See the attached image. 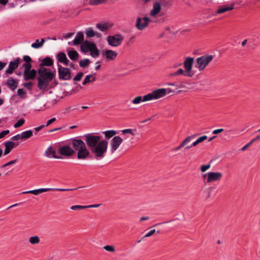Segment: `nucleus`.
<instances>
[{
	"label": "nucleus",
	"mask_w": 260,
	"mask_h": 260,
	"mask_svg": "<svg viewBox=\"0 0 260 260\" xmlns=\"http://www.w3.org/2000/svg\"><path fill=\"white\" fill-rule=\"evenodd\" d=\"M86 147L97 160L103 159L107 151L108 142L106 140H101V137L92 133L84 135Z\"/></svg>",
	"instance_id": "nucleus-1"
},
{
	"label": "nucleus",
	"mask_w": 260,
	"mask_h": 260,
	"mask_svg": "<svg viewBox=\"0 0 260 260\" xmlns=\"http://www.w3.org/2000/svg\"><path fill=\"white\" fill-rule=\"evenodd\" d=\"M69 144L72 146L75 151H77V157L78 159H86L90 155V151L87 148L85 142L77 138L70 139Z\"/></svg>",
	"instance_id": "nucleus-2"
},
{
	"label": "nucleus",
	"mask_w": 260,
	"mask_h": 260,
	"mask_svg": "<svg viewBox=\"0 0 260 260\" xmlns=\"http://www.w3.org/2000/svg\"><path fill=\"white\" fill-rule=\"evenodd\" d=\"M37 81H52L55 77L56 71L44 67L38 69Z\"/></svg>",
	"instance_id": "nucleus-3"
},
{
	"label": "nucleus",
	"mask_w": 260,
	"mask_h": 260,
	"mask_svg": "<svg viewBox=\"0 0 260 260\" xmlns=\"http://www.w3.org/2000/svg\"><path fill=\"white\" fill-rule=\"evenodd\" d=\"M194 63V58L191 57H187L185 58L183 62L184 69L186 70L188 75H191V78L193 80L201 79L203 75L201 73H197V72L192 70V66Z\"/></svg>",
	"instance_id": "nucleus-4"
},
{
	"label": "nucleus",
	"mask_w": 260,
	"mask_h": 260,
	"mask_svg": "<svg viewBox=\"0 0 260 260\" xmlns=\"http://www.w3.org/2000/svg\"><path fill=\"white\" fill-rule=\"evenodd\" d=\"M170 93H172L171 88L156 89L153 90L151 93L145 95L144 96V100L151 101L153 100H158Z\"/></svg>",
	"instance_id": "nucleus-5"
},
{
	"label": "nucleus",
	"mask_w": 260,
	"mask_h": 260,
	"mask_svg": "<svg viewBox=\"0 0 260 260\" xmlns=\"http://www.w3.org/2000/svg\"><path fill=\"white\" fill-rule=\"evenodd\" d=\"M50 93L54 94L57 99L52 101L53 105L56 104L60 99L67 96L64 92L63 83H53L52 90H50Z\"/></svg>",
	"instance_id": "nucleus-6"
},
{
	"label": "nucleus",
	"mask_w": 260,
	"mask_h": 260,
	"mask_svg": "<svg viewBox=\"0 0 260 260\" xmlns=\"http://www.w3.org/2000/svg\"><path fill=\"white\" fill-rule=\"evenodd\" d=\"M62 83L66 96H70L72 94H75L85 89L80 84H78V82Z\"/></svg>",
	"instance_id": "nucleus-7"
},
{
	"label": "nucleus",
	"mask_w": 260,
	"mask_h": 260,
	"mask_svg": "<svg viewBox=\"0 0 260 260\" xmlns=\"http://www.w3.org/2000/svg\"><path fill=\"white\" fill-rule=\"evenodd\" d=\"M23 68V74L20 72L17 74L18 76L23 75V79L26 81L30 80L34 81L36 79L38 80V69L36 70L34 69H32V67Z\"/></svg>",
	"instance_id": "nucleus-8"
},
{
	"label": "nucleus",
	"mask_w": 260,
	"mask_h": 260,
	"mask_svg": "<svg viewBox=\"0 0 260 260\" xmlns=\"http://www.w3.org/2000/svg\"><path fill=\"white\" fill-rule=\"evenodd\" d=\"M190 82H174L169 83L168 85L171 86L172 93H179L181 92H186L189 87L186 85H189Z\"/></svg>",
	"instance_id": "nucleus-9"
},
{
	"label": "nucleus",
	"mask_w": 260,
	"mask_h": 260,
	"mask_svg": "<svg viewBox=\"0 0 260 260\" xmlns=\"http://www.w3.org/2000/svg\"><path fill=\"white\" fill-rule=\"evenodd\" d=\"M21 61V60L19 57H17L13 61H10L9 63L8 68L3 75V77L8 78L10 75L12 74L14 71L18 68Z\"/></svg>",
	"instance_id": "nucleus-10"
},
{
	"label": "nucleus",
	"mask_w": 260,
	"mask_h": 260,
	"mask_svg": "<svg viewBox=\"0 0 260 260\" xmlns=\"http://www.w3.org/2000/svg\"><path fill=\"white\" fill-rule=\"evenodd\" d=\"M213 56L204 55L197 58V63L198 65V69L200 71L204 70L208 63L212 61Z\"/></svg>",
	"instance_id": "nucleus-11"
},
{
	"label": "nucleus",
	"mask_w": 260,
	"mask_h": 260,
	"mask_svg": "<svg viewBox=\"0 0 260 260\" xmlns=\"http://www.w3.org/2000/svg\"><path fill=\"white\" fill-rule=\"evenodd\" d=\"M70 145H66L60 147L57 150V153L60 156L69 157L75 154V151Z\"/></svg>",
	"instance_id": "nucleus-12"
},
{
	"label": "nucleus",
	"mask_w": 260,
	"mask_h": 260,
	"mask_svg": "<svg viewBox=\"0 0 260 260\" xmlns=\"http://www.w3.org/2000/svg\"><path fill=\"white\" fill-rule=\"evenodd\" d=\"M123 39V37L118 34L112 36H109L107 38L109 44L114 47L119 46L122 43Z\"/></svg>",
	"instance_id": "nucleus-13"
},
{
	"label": "nucleus",
	"mask_w": 260,
	"mask_h": 260,
	"mask_svg": "<svg viewBox=\"0 0 260 260\" xmlns=\"http://www.w3.org/2000/svg\"><path fill=\"white\" fill-rule=\"evenodd\" d=\"M59 79L63 80L71 79V74L69 69L61 66L58 68Z\"/></svg>",
	"instance_id": "nucleus-14"
},
{
	"label": "nucleus",
	"mask_w": 260,
	"mask_h": 260,
	"mask_svg": "<svg viewBox=\"0 0 260 260\" xmlns=\"http://www.w3.org/2000/svg\"><path fill=\"white\" fill-rule=\"evenodd\" d=\"M123 142L122 139L120 136H115L110 142L111 151L112 153L115 152Z\"/></svg>",
	"instance_id": "nucleus-15"
},
{
	"label": "nucleus",
	"mask_w": 260,
	"mask_h": 260,
	"mask_svg": "<svg viewBox=\"0 0 260 260\" xmlns=\"http://www.w3.org/2000/svg\"><path fill=\"white\" fill-rule=\"evenodd\" d=\"M150 21L147 17H144L143 18L139 17L137 19L136 27L139 30H143L148 26Z\"/></svg>",
	"instance_id": "nucleus-16"
},
{
	"label": "nucleus",
	"mask_w": 260,
	"mask_h": 260,
	"mask_svg": "<svg viewBox=\"0 0 260 260\" xmlns=\"http://www.w3.org/2000/svg\"><path fill=\"white\" fill-rule=\"evenodd\" d=\"M53 83H58V82H38L37 86L42 92L49 91L50 93Z\"/></svg>",
	"instance_id": "nucleus-17"
},
{
	"label": "nucleus",
	"mask_w": 260,
	"mask_h": 260,
	"mask_svg": "<svg viewBox=\"0 0 260 260\" xmlns=\"http://www.w3.org/2000/svg\"><path fill=\"white\" fill-rule=\"evenodd\" d=\"M222 174L220 172H209L208 179L206 181L207 183H211L214 181H218L221 180L222 177Z\"/></svg>",
	"instance_id": "nucleus-18"
},
{
	"label": "nucleus",
	"mask_w": 260,
	"mask_h": 260,
	"mask_svg": "<svg viewBox=\"0 0 260 260\" xmlns=\"http://www.w3.org/2000/svg\"><path fill=\"white\" fill-rule=\"evenodd\" d=\"M56 149L55 147L50 146L45 151L44 155L48 158H54L56 159H61L62 157L56 154Z\"/></svg>",
	"instance_id": "nucleus-19"
},
{
	"label": "nucleus",
	"mask_w": 260,
	"mask_h": 260,
	"mask_svg": "<svg viewBox=\"0 0 260 260\" xmlns=\"http://www.w3.org/2000/svg\"><path fill=\"white\" fill-rule=\"evenodd\" d=\"M96 46L95 44L88 41H85L81 45V50L84 52H88L94 49Z\"/></svg>",
	"instance_id": "nucleus-20"
},
{
	"label": "nucleus",
	"mask_w": 260,
	"mask_h": 260,
	"mask_svg": "<svg viewBox=\"0 0 260 260\" xmlns=\"http://www.w3.org/2000/svg\"><path fill=\"white\" fill-rule=\"evenodd\" d=\"M181 75H183L185 77H191V75H188V73H187L186 70L185 69L183 70L182 69H179L177 71L169 74L168 77L171 78L173 77H178Z\"/></svg>",
	"instance_id": "nucleus-21"
},
{
	"label": "nucleus",
	"mask_w": 260,
	"mask_h": 260,
	"mask_svg": "<svg viewBox=\"0 0 260 260\" xmlns=\"http://www.w3.org/2000/svg\"><path fill=\"white\" fill-rule=\"evenodd\" d=\"M196 136V135H192V136H188L180 144L173 148V151H178L179 150H180V149H181L182 148L184 147H186V145L189 143L190 142V141L191 140V139L194 138V137Z\"/></svg>",
	"instance_id": "nucleus-22"
},
{
	"label": "nucleus",
	"mask_w": 260,
	"mask_h": 260,
	"mask_svg": "<svg viewBox=\"0 0 260 260\" xmlns=\"http://www.w3.org/2000/svg\"><path fill=\"white\" fill-rule=\"evenodd\" d=\"M103 54L106 56V59L113 60L117 56V53L116 51L107 50L103 51Z\"/></svg>",
	"instance_id": "nucleus-23"
},
{
	"label": "nucleus",
	"mask_w": 260,
	"mask_h": 260,
	"mask_svg": "<svg viewBox=\"0 0 260 260\" xmlns=\"http://www.w3.org/2000/svg\"><path fill=\"white\" fill-rule=\"evenodd\" d=\"M233 9H234V4L228 7L225 6H222L218 8V9L215 12V15H216L217 14L223 13L226 11L232 10Z\"/></svg>",
	"instance_id": "nucleus-24"
},
{
	"label": "nucleus",
	"mask_w": 260,
	"mask_h": 260,
	"mask_svg": "<svg viewBox=\"0 0 260 260\" xmlns=\"http://www.w3.org/2000/svg\"><path fill=\"white\" fill-rule=\"evenodd\" d=\"M5 149L4 151V155L8 154L13 149L15 146V143L13 141H8L5 143Z\"/></svg>",
	"instance_id": "nucleus-25"
},
{
	"label": "nucleus",
	"mask_w": 260,
	"mask_h": 260,
	"mask_svg": "<svg viewBox=\"0 0 260 260\" xmlns=\"http://www.w3.org/2000/svg\"><path fill=\"white\" fill-rule=\"evenodd\" d=\"M84 40V35L83 33L79 31L77 32L76 37L75 38L73 43L74 45H77L80 44Z\"/></svg>",
	"instance_id": "nucleus-26"
},
{
	"label": "nucleus",
	"mask_w": 260,
	"mask_h": 260,
	"mask_svg": "<svg viewBox=\"0 0 260 260\" xmlns=\"http://www.w3.org/2000/svg\"><path fill=\"white\" fill-rule=\"evenodd\" d=\"M53 64V60L49 57H46L42 60L41 63L39 64V67H45V66L50 67L52 66Z\"/></svg>",
	"instance_id": "nucleus-27"
},
{
	"label": "nucleus",
	"mask_w": 260,
	"mask_h": 260,
	"mask_svg": "<svg viewBox=\"0 0 260 260\" xmlns=\"http://www.w3.org/2000/svg\"><path fill=\"white\" fill-rule=\"evenodd\" d=\"M161 10V6L159 3H155L153 5V9L150 12V15L152 16L156 15Z\"/></svg>",
	"instance_id": "nucleus-28"
},
{
	"label": "nucleus",
	"mask_w": 260,
	"mask_h": 260,
	"mask_svg": "<svg viewBox=\"0 0 260 260\" xmlns=\"http://www.w3.org/2000/svg\"><path fill=\"white\" fill-rule=\"evenodd\" d=\"M68 55L69 58L72 60H76L79 58L78 53L74 50H70L68 52Z\"/></svg>",
	"instance_id": "nucleus-29"
},
{
	"label": "nucleus",
	"mask_w": 260,
	"mask_h": 260,
	"mask_svg": "<svg viewBox=\"0 0 260 260\" xmlns=\"http://www.w3.org/2000/svg\"><path fill=\"white\" fill-rule=\"evenodd\" d=\"M23 60L25 62L23 64L22 68L32 67V66L30 63V62L32 61V59L30 56H27V55H24L23 57Z\"/></svg>",
	"instance_id": "nucleus-30"
},
{
	"label": "nucleus",
	"mask_w": 260,
	"mask_h": 260,
	"mask_svg": "<svg viewBox=\"0 0 260 260\" xmlns=\"http://www.w3.org/2000/svg\"><path fill=\"white\" fill-rule=\"evenodd\" d=\"M45 42V39H42L40 42L39 40H37L36 42L31 44V47L34 48H39L41 47Z\"/></svg>",
	"instance_id": "nucleus-31"
},
{
	"label": "nucleus",
	"mask_w": 260,
	"mask_h": 260,
	"mask_svg": "<svg viewBox=\"0 0 260 260\" xmlns=\"http://www.w3.org/2000/svg\"><path fill=\"white\" fill-rule=\"evenodd\" d=\"M106 139H110L114 136L117 132L114 130H108L103 132Z\"/></svg>",
	"instance_id": "nucleus-32"
},
{
	"label": "nucleus",
	"mask_w": 260,
	"mask_h": 260,
	"mask_svg": "<svg viewBox=\"0 0 260 260\" xmlns=\"http://www.w3.org/2000/svg\"><path fill=\"white\" fill-rule=\"evenodd\" d=\"M22 136V139H27L30 138L33 134L31 130H28L26 131L23 132L21 133Z\"/></svg>",
	"instance_id": "nucleus-33"
},
{
	"label": "nucleus",
	"mask_w": 260,
	"mask_h": 260,
	"mask_svg": "<svg viewBox=\"0 0 260 260\" xmlns=\"http://www.w3.org/2000/svg\"><path fill=\"white\" fill-rule=\"evenodd\" d=\"M260 139V136L258 135L255 138L252 139L249 143H248L246 145H245L244 147H243L241 148L242 151H244L246 150V149L248 147L251 146L255 141Z\"/></svg>",
	"instance_id": "nucleus-34"
},
{
	"label": "nucleus",
	"mask_w": 260,
	"mask_h": 260,
	"mask_svg": "<svg viewBox=\"0 0 260 260\" xmlns=\"http://www.w3.org/2000/svg\"><path fill=\"white\" fill-rule=\"evenodd\" d=\"M51 191V189H49V188H39V189H34V190H33V194L38 195L40 193H43L44 192H46V191Z\"/></svg>",
	"instance_id": "nucleus-35"
},
{
	"label": "nucleus",
	"mask_w": 260,
	"mask_h": 260,
	"mask_svg": "<svg viewBox=\"0 0 260 260\" xmlns=\"http://www.w3.org/2000/svg\"><path fill=\"white\" fill-rule=\"evenodd\" d=\"M29 241L31 244L35 245L38 244L40 242V238L38 236H35L30 237Z\"/></svg>",
	"instance_id": "nucleus-36"
},
{
	"label": "nucleus",
	"mask_w": 260,
	"mask_h": 260,
	"mask_svg": "<svg viewBox=\"0 0 260 260\" xmlns=\"http://www.w3.org/2000/svg\"><path fill=\"white\" fill-rule=\"evenodd\" d=\"M82 187H79L76 188H49L51 191H71L76 190L78 188H82Z\"/></svg>",
	"instance_id": "nucleus-37"
},
{
	"label": "nucleus",
	"mask_w": 260,
	"mask_h": 260,
	"mask_svg": "<svg viewBox=\"0 0 260 260\" xmlns=\"http://www.w3.org/2000/svg\"><path fill=\"white\" fill-rule=\"evenodd\" d=\"M147 101L144 100V96L142 98L141 96H138L134 98L132 102L134 104H140L141 102H146Z\"/></svg>",
	"instance_id": "nucleus-38"
},
{
	"label": "nucleus",
	"mask_w": 260,
	"mask_h": 260,
	"mask_svg": "<svg viewBox=\"0 0 260 260\" xmlns=\"http://www.w3.org/2000/svg\"><path fill=\"white\" fill-rule=\"evenodd\" d=\"M90 62V61L88 59H84L83 60H81L79 62V66L80 67L82 68H86L89 64Z\"/></svg>",
	"instance_id": "nucleus-39"
},
{
	"label": "nucleus",
	"mask_w": 260,
	"mask_h": 260,
	"mask_svg": "<svg viewBox=\"0 0 260 260\" xmlns=\"http://www.w3.org/2000/svg\"><path fill=\"white\" fill-rule=\"evenodd\" d=\"M96 27L102 31H106L108 28V26L106 23H98Z\"/></svg>",
	"instance_id": "nucleus-40"
},
{
	"label": "nucleus",
	"mask_w": 260,
	"mask_h": 260,
	"mask_svg": "<svg viewBox=\"0 0 260 260\" xmlns=\"http://www.w3.org/2000/svg\"><path fill=\"white\" fill-rule=\"evenodd\" d=\"M86 35L87 37H93L95 35L93 30L91 28H88L85 31Z\"/></svg>",
	"instance_id": "nucleus-41"
},
{
	"label": "nucleus",
	"mask_w": 260,
	"mask_h": 260,
	"mask_svg": "<svg viewBox=\"0 0 260 260\" xmlns=\"http://www.w3.org/2000/svg\"><path fill=\"white\" fill-rule=\"evenodd\" d=\"M107 0H89V4L91 5H98L105 3Z\"/></svg>",
	"instance_id": "nucleus-42"
},
{
	"label": "nucleus",
	"mask_w": 260,
	"mask_h": 260,
	"mask_svg": "<svg viewBox=\"0 0 260 260\" xmlns=\"http://www.w3.org/2000/svg\"><path fill=\"white\" fill-rule=\"evenodd\" d=\"M90 55L93 57H96L99 55V51L95 46V48L90 51Z\"/></svg>",
	"instance_id": "nucleus-43"
},
{
	"label": "nucleus",
	"mask_w": 260,
	"mask_h": 260,
	"mask_svg": "<svg viewBox=\"0 0 260 260\" xmlns=\"http://www.w3.org/2000/svg\"><path fill=\"white\" fill-rule=\"evenodd\" d=\"M95 80V75L91 74L87 75L83 81H94Z\"/></svg>",
	"instance_id": "nucleus-44"
},
{
	"label": "nucleus",
	"mask_w": 260,
	"mask_h": 260,
	"mask_svg": "<svg viewBox=\"0 0 260 260\" xmlns=\"http://www.w3.org/2000/svg\"><path fill=\"white\" fill-rule=\"evenodd\" d=\"M66 58H67V56L64 53L59 52L57 54L58 61L60 62H62L66 59Z\"/></svg>",
	"instance_id": "nucleus-45"
},
{
	"label": "nucleus",
	"mask_w": 260,
	"mask_h": 260,
	"mask_svg": "<svg viewBox=\"0 0 260 260\" xmlns=\"http://www.w3.org/2000/svg\"><path fill=\"white\" fill-rule=\"evenodd\" d=\"M17 94L22 99H25L26 97L25 91L22 88H19L18 89Z\"/></svg>",
	"instance_id": "nucleus-46"
},
{
	"label": "nucleus",
	"mask_w": 260,
	"mask_h": 260,
	"mask_svg": "<svg viewBox=\"0 0 260 260\" xmlns=\"http://www.w3.org/2000/svg\"><path fill=\"white\" fill-rule=\"evenodd\" d=\"M70 209L73 210H80L82 209H86V207H85V206H82V205H74L70 207Z\"/></svg>",
	"instance_id": "nucleus-47"
},
{
	"label": "nucleus",
	"mask_w": 260,
	"mask_h": 260,
	"mask_svg": "<svg viewBox=\"0 0 260 260\" xmlns=\"http://www.w3.org/2000/svg\"><path fill=\"white\" fill-rule=\"evenodd\" d=\"M77 109V108L75 106L68 107L64 108L63 113L65 114H69L71 111H74Z\"/></svg>",
	"instance_id": "nucleus-48"
},
{
	"label": "nucleus",
	"mask_w": 260,
	"mask_h": 260,
	"mask_svg": "<svg viewBox=\"0 0 260 260\" xmlns=\"http://www.w3.org/2000/svg\"><path fill=\"white\" fill-rule=\"evenodd\" d=\"M25 122V120L23 118H21L14 124L15 128H18L22 126Z\"/></svg>",
	"instance_id": "nucleus-49"
},
{
	"label": "nucleus",
	"mask_w": 260,
	"mask_h": 260,
	"mask_svg": "<svg viewBox=\"0 0 260 260\" xmlns=\"http://www.w3.org/2000/svg\"><path fill=\"white\" fill-rule=\"evenodd\" d=\"M34 82H24L23 85L28 90H31L32 88Z\"/></svg>",
	"instance_id": "nucleus-50"
},
{
	"label": "nucleus",
	"mask_w": 260,
	"mask_h": 260,
	"mask_svg": "<svg viewBox=\"0 0 260 260\" xmlns=\"http://www.w3.org/2000/svg\"><path fill=\"white\" fill-rule=\"evenodd\" d=\"M9 86L12 89L14 90L18 86V82H7Z\"/></svg>",
	"instance_id": "nucleus-51"
},
{
	"label": "nucleus",
	"mask_w": 260,
	"mask_h": 260,
	"mask_svg": "<svg viewBox=\"0 0 260 260\" xmlns=\"http://www.w3.org/2000/svg\"><path fill=\"white\" fill-rule=\"evenodd\" d=\"M83 76V73L82 72H79L74 78L73 80L75 81H80L81 79Z\"/></svg>",
	"instance_id": "nucleus-52"
},
{
	"label": "nucleus",
	"mask_w": 260,
	"mask_h": 260,
	"mask_svg": "<svg viewBox=\"0 0 260 260\" xmlns=\"http://www.w3.org/2000/svg\"><path fill=\"white\" fill-rule=\"evenodd\" d=\"M211 167L210 164H207V165H204L201 166L200 170L202 172H205L208 169H209Z\"/></svg>",
	"instance_id": "nucleus-53"
},
{
	"label": "nucleus",
	"mask_w": 260,
	"mask_h": 260,
	"mask_svg": "<svg viewBox=\"0 0 260 260\" xmlns=\"http://www.w3.org/2000/svg\"><path fill=\"white\" fill-rule=\"evenodd\" d=\"M104 248L109 252H114L115 251V248L112 245H106L104 247Z\"/></svg>",
	"instance_id": "nucleus-54"
},
{
	"label": "nucleus",
	"mask_w": 260,
	"mask_h": 260,
	"mask_svg": "<svg viewBox=\"0 0 260 260\" xmlns=\"http://www.w3.org/2000/svg\"><path fill=\"white\" fill-rule=\"evenodd\" d=\"M17 159L13 160H11V161H9L8 162L3 165L1 167L5 168V167L12 165L14 164L15 163H16L17 162Z\"/></svg>",
	"instance_id": "nucleus-55"
},
{
	"label": "nucleus",
	"mask_w": 260,
	"mask_h": 260,
	"mask_svg": "<svg viewBox=\"0 0 260 260\" xmlns=\"http://www.w3.org/2000/svg\"><path fill=\"white\" fill-rule=\"evenodd\" d=\"M198 144H199V142H198V140H197L191 145H186V147H185V149H186V150L189 149L190 148H192V147L196 146Z\"/></svg>",
	"instance_id": "nucleus-56"
},
{
	"label": "nucleus",
	"mask_w": 260,
	"mask_h": 260,
	"mask_svg": "<svg viewBox=\"0 0 260 260\" xmlns=\"http://www.w3.org/2000/svg\"><path fill=\"white\" fill-rule=\"evenodd\" d=\"M10 131L9 129L2 131L0 133V139L4 138L6 135L9 134Z\"/></svg>",
	"instance_id": "nucleus-57"
},
{
	"label": "nucleus",
	"mask_w": 260,
	"mask_h": 260,
	"mask_svg": "<svg viewBox=\"0 0 260 260\" xmlns=\"http://www.w3.org/2000/svg\"><path fill=\"white\" fill-rule=\"evenodd\" d=\"M122 133L123 134L128 133V134H131L133 136L135 135V134L133 133V129H131V128L123 129L122 131Z\"/></svg>",
	"instance_id": "nucleus-58"
},
{
	"label": "nucleus",
	"mask_w": 260,
	"mask_h": 260,
	"mask_svg": "<svg viewBox=\"0 0 260 260\" xmlns=\"http://www.w3.org/2000/svg\"><path fill=\"white\" fill-rule=\"evenodd\" d=\"M20 139H22V136H21V134H17V135L12 137L11 139L13 141H17Z\"/></svg>",
	"instance_id": "nucleus-59"
},
{
	"label": "nucleus",
	"mask_w": 260,
	"mask_h": 260,
	"mask_svg": "<svg viewBox=\"0 0 260 260\" xmlns=\"http://www.w3.org/2000/svg\"><path fill=\"white\" fill-rule=\"evenodd\" d=\"M155 232V230H151L148 233H147L144 237V238L149 237L154 234Z\"/></svg>",
	"instance_id": "nucleus-60"
},
{
	"label": "nucleus",
	"mask_w": 260,
	"mask_h": 260,
	"mask_svg": "<svg viewBox=\"0 0 260 260\" xmlns=\"http://www.w3.org/2000/svg\"><path fill=\"white\" fill-rule=\"evenodd\" d=\"M207 139V136L204 135L202 137H200L199 138L198 140V142H199V143H202L204 141L206 140Z\"/></svg>",
	"instance_id": "nucleus-61"
},
{
	"label": "nucleus",
	"mask_w": 260,
	"mask_h": 260,
	"mask_svg": "<svg viewBox=\"0 0 260 260\" xmlns=\"http://www.w3.org/2000/svg\"><path fill=\"white\" fill-rule=\"evenodd\" d=\"M56 120V118H55V117L52 118L51 119H50L49 120H48V121L47 122L46 124L45 125V126H48L49 125L51 124V123H52L53 122L55 121Z\"/></svg>",
	"instance_id": "nucleus-62"
},
{
	"label": "nucleus",
	"mask_w": 260,
	"mask_h": 260,
	"mask_svg": "<svg viewBox=\"0 0 260 260\" xmlns=\"http://www.w3.org/2000/svg\"><path fill=\"white\" fill-rule=\"evenodd\" d=\"M223 131V128H219V129H215L213 131V134H215V135H216V134H218L219 133H220L221 132H222Z\"/></svg>",
	"instance_id": "nucleus-63"
},
{
	"label": "nucleus",
	"mask_w": 260,
	"mask_h": 260,
	"mask_svg": "<svg viewBox=\"0 0 260 260\" xmlns=\"http://www.w3.org/2000/svg\"><path fill=\"white\" fill-rule=\"evenodd\" d=\"M7 63L0 61V71L3 70L6 66Z\"/></svg>",
	"instance_id": "nucleus-64"
}]
</instances>
